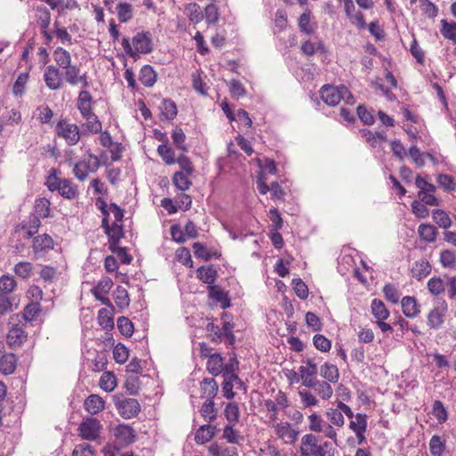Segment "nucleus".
Here are the masks:
<instances>
[{"label":"nucleus","instance_id":"5","mask_svg":"<svg viewBox=\"0 0 456 456\" xmlns=\"http://www.w3.org/2000/svg\"><path fill=\"white\" fill-rule=\"evenodd\" d=\"M56 134L63 138L68 145H76L83 133L79 130V127L76 124L68 122L66 119H61L58 121L55 126Z\"/></svg>","mask_w":456,"mask_h":456},{"label":"nucleus","instance_id":"27","mask_svg":"<svg viewBox=\"0 0 456 456\" xmlns=\"http://www.w3.org/2000/svg\"><path fill=\"white\" fill-rule=\"evenodd\" d=\"M58 192L65 199L75 200L78 196V189L70 179H62Z\"/></svg>","mask_w":456,"mask_h":456},{"label":"nucleus","instance_id":"58","mask_svg":"<svg viewBox=\"0 0 456 456\" xmlns=\"http://www.w3.org/2000/svg\"><path fill=\"white\" fill-rule=\"evenodd\" d=\"M428 289L432 295L437 296L444 291L445 285L441 278L432 277L428 281Z\"/></svg>","mask_w":456,"mask_h":456},{"label":"nucleus","instance_id":"40","mask_svg":"<svg viewBox=\"0 0 456 456\" xmlns=\"http://www.w3.org/2000/svg\"><path fill=\"white\" fill-rule=\"evenodd\" d=\"M34 267L30 262L20 261L13 267L14 273L23 280H28L33 275Z\"/></svg>","mask_w":456,"mask_h":456},{"label":"nucleus","instance_id":"31","mask_svg":"<svg viewBox=\"0 0 456 456\" xmlns=\"http://www.w3.org/2000/svg\"><path fill=\"white\" fill-rule=\"evenodd\" d=\"M50 201L45 198L37 199L34 206V213L30 216H37L38 220L50 216Z\"/></svg>","mask_w":456,"mask_h":456},{"label":"nucleus","instance_id":"13","mask_svg":"<svg viewBox=\"0 0 456 456\" xmlns=\"http://www.w3.org/2000/svg\"><path fill=\"white\" fill-rule=\"evenodd\" d=\"M32 250L37 257L43 256L54 248L53 239L47 233L35 236L32 240Z\"/></svg>","mask_w":456,"mask_h":456},{"label":"nucleus","instance_id":"37","mask_svg":"<svg viewBox=\"0 0 456 456\" xmlns=\"http://www.w3.org/2000/svg\"><path fill=\"white\" fill-rule=\"evenodd\" d=\"M218 276V268L214 265H201V282L210 286L215 284Z\"/></svg>","mask_w":456,"mask_h":456},{"label":"nucleus","instance_id":"55","mask_svg":"<svg viewBox=\"0 0 456 456\" xmlns=\"http://www.w3.org/2000/svg\"><path fill=\"white\" fill-rule=\"evenodd\" d=\"M445 449L444 442L439 436H433L429 441V450L432 456H442Z\"/></svg>","mask_w":456,"mask_h":456},{"label":"nucleus","instance_id":"17","mask_svg":"<svg viewBox=\"0 0 456 456\" xmlns=\"http://www.w3.org/2000/svg\"><path fill=\"white\" fill-rule=\"evenodd\" d=\"M87 88H84L77 97V106L83 118H90L93 116V96Z\"/></svg>","mask_w":456,"mask_h":456},{"label":"nucleus","instance_id":"1","mask_svg":"<svg viewBox=\"0 0 456 456\" xmlns=\"http://www.w3.org/2000/svg\"><path fill=\"white\" fill-rule=\"evenodd\" d=\"M122 46L126 53L133 58L139 53H150L153 50L152 35L150 31L138 32L132 38V45L128 37H124Z\"/></svg>","mask_w":456,"mask_h":456},{"label":"nucleus","instance_id":"52","mask_svg":"<svg viewBox=\"0 0 456 456\" xmlns=\"http://www.w3.org/2000/svg\"><path fill=\"white\" fill-rule=\"evenodd\" d=\"M301 51L304 54L307 56H312L317 51H320L321 53H325L326 49L323 43L321 41L314 43L307 40L302 43Z\"/></svg>","mask_w":456,"mask_h":456},{"label":"nucleus","instance_id":"48","mask_svg":"<svg viewBox=\"0 0 456 456\" xmlns=\"http://www.w3.org/2000/svg\"><path fill=\"white\" fill-rule=\"evenodd\" d=\"M224 416L228 422L235 425L240 420V409L235 402L228 403L224 408Z\"/></svg>","mask_w":456,"mask_h":456},{"label":"nucleus","instance_id":"54","mask_svg":"<svg viewBox=\"0 0 456 456\" xmlns=\"http://www.w3.org/2000/svg\"><path fill=\"white\" fill-rule=\"evenodd\" d=\"M117 326L120 333L126 338H130L134 333V324L127 317L118 318Z\"/></svg>","mask_w":456,"mask_h":456},{"label":"nucleus","instance_id":"7","mask_svg":"<svg viewBox=\"0 0 456 456\" xmlns=\"http://www.w3.org/2000/svg\"><path fill=\"white\" fill-rule=\"evenodd\" d=\"M208 301L210 306H219L224 310L231 306V299L228 291H225L219 285L211 284L207 287Z\"/></svg>","mask_w":456,"mask_h":456},{"label":"nucleus","instance_id":"62","mask_svg":"<svg viewBox=\"0 0 456 456\" xmlns=\"http://www.w3.org/2000/svg\"><path fill=\"white\" fill-rule=\"evenodd\" d=\"M173 183H174L175 186L177 189H179L180 191H185L191 185V182L188 179V176L185 174H183V172H175L174 174Z\"/></svg>","mask_w":456,"mask_h":456},{"label":"nucleus","instance_id":"59","mask_svg":"<svg viewBox=\"0 0 456 456\" xmlns=\"http://www.w3.org/2000/svg\"><path fill=\"white\" fill-rule=\"evenodd\" d=\"M314 346L322 352H329L331 348V341L322 334H316L313 338Z\"/></svg>","mask_w":456,"mask_h":456},{"label":"nucleus","instance_id":"14","mask_svg":"<svg viewBox=\"0 0 456 456\" xmlns=\"http://www.w3.org/2000/svg\"><path fill=\"white\" fill-rule=\"evenodd\" d=\"M44 81L49 89L59 90L63 86L62 72L56 66L49 65L45 69Z\"/></svg>","mask_w":456,"mask_h":456},{"label":"nucleus","instance_id":"19","mask_svg":"<svg viewBox=\"0 0 456 456\" xmlns=\"http://www.w3.org/2000/svg\"><path fill=\"white\" fill-rule=\"evenodd\" d=\"M307 384L305 386L307 388H314L315 393L323 400H329L333 395V389L330 385V382L319 380L317 379L313 381H306Z\"/></svg>","mask_w":456,"mask_h":456},{"label":"nucleus","instance_id":"56","mask_svg":"<svg viewBox=\"0 0 456 456\" xmlns=\"http://www.w3.org/2000/svg\"><path fill=\"white\" fill-rule=\"evenodd\" d=\"M433 219L440 227L447 229L452 224L449 216L442 209H435L432 213Z\"/></svg>","mask_w":456,"mask_h":456},{"label":"nucleus","instance_id":"46","mask_svg":"<svg viewBox=\"0 0 456 456\" xmlns=\"http://www.w3.org/2000/svg\"><path fill=\"white\" fill-rule=\"evenodd\" d=\"M440 32L443 37L456 45V22H448L446 20H442Z\"/></svg>","mask_w":456,"mask_h":456},{"label":"nucleus","instance_id":"10","mask_svg":"<svg viewBox=\"0 0 456 456\" xmlns=\"http://www.w3.org/2000/svg\"><path fill=\"white\" fill-rule=\"evenodd\" d=\"M62 78L71 86H77L81 84L83 88L89 87L86 72L81 73L80 68L77 65H69V68L62 69Z\"/></svg>","mask_w":456,"mask_h":456},{"label":"nucleus","instance_id":"24","mask_svg":"<svg viewBox=\"0 0 456 456\" xmlns=\"http://www.w3.org/2000/svg\"><path fill=\"white\" fill-rule=\"evenodd\" d=\"M84 118L86 119V122L83 123L81 126V133H83V135L102 133V122L99 120L98 117L94 113L92 117Z\"/></svg>","mask_w":456,"mask_h":456},{"label":"nucleus","instance_id":"50","mask_svg":"<svg viewBox=\"0 0 456 456\" xmlns=\"http://www.w3.org/2000/svg\"><path fill=\"white\" fill-rule=\"evenodd\" d=\"M99 385L100 387L106 392L113 391L117 386L115 375L110 371L103 372L101 376Z\"/></svg>","mask_w":456,"mask_h":456},{"label":"nucleus","instance_id":"28","mask_svg":"<svg viewBox=\"0 0 456 456\" xmlns=\"http://www.w3.org/2000/svg\"><path fill=\"white\" fill-rule=\"evenodd\" d=\"M350 7V9H347V7L344 8L347 19L350 20L352 24L355 25L358 28H365L366 22L364 20V15L361 12L356 11L354 4H352Z\"/></svg>","mask_w":456,"mask_h":456},{"label":"nucleus","instance_id":"26","mask_svg":"<svg viewBox=\"0 0 456 456\" xmlns=\"http://www.w3.org/2000/svg\"><path fill=\"white\" fill-rule=\"evenodd\" d=\"M109 240V247L118 245L121 238L124 236V228L121 223L114 222L106 232Z\"/></svg>","mask_w":456,"mask_h":456},{"label":"nucleus","instance_id":"39","mask_svg":"<svg viewBox=\"0 0 456 456\" xmlns=\"http://www.w3.org/2000/svg\"><path fill=\"white\" fill-rule=\"evenodd\" d=\"M114 301L117 306L120 309L128 307L130 304V297L127 290L118 285L114 291Z\"/></svg>","mask_w":456,"mask_h":456},{"label":"nucleus","instance_id":"6","mask_svg":"<svg viewBox=\"0 0 456 456\" xmlns=\"http://www.w3.org/2000/svg\"><path fill=\"white\" fill-rule=\"evenodd\" d=\"M115 407L118 414L124 419L136 417L141 411V405L134 398H125L116 396L114 399Z\"/></svg>","mask_w":456,"mask_h":456},{"label":"nucleus","instance_id":"3","mask_svg":"<svg viewBox=\"0 0 456 456\" xmlns=\"http://www.w3.org/2000/svg\"><path fill=\"white\" fill-rule=\"evenodd\" d=\"M99 158L90 151L73 167V175L79 181H85L89 173H95L100 167Z\"/></svg>","mask_w":456,"mask_h":456},{"label":"nucleus","instance_id":"42","mask_svg":"<svg viewBox=\"0 0 456 456\" xmlns=\"http://www.w3.org/2000/svg\"><path fill=\"white\" fill-rule=\"evenodd\" d=\"M418 233L421 240L426 242H434L436 240L437 231L435 226L431 224H421L418 227Z\"/></svg>","mask_w":456,"mask_h":456},{"label":"nucleus","instance_id":"18","mask_svg":"<svg viewBox=\"0 0 456 456\" xmlns=\"http://www.w3.org/2000/svg\"><path fill=\"white\" fill-rule=\"evenodd\" d=\"M305 362V365H301L298 368L302 385L304 387L307 384L306 381H313L315 379L318 373V362L315 357L307 358Z\"/></svg>","mask_w":456,"mask_h":456},{"label":"nucleus","instance_id":"21","mask_svg":"<svg viewBox=\"0 0 456 456\" xmlns=\"http://www.w3.org/2000/svg\"><path fill=\"white\" fill-rule=\"evenodd\" d=\"M410 271L412 277L420 281L431 273V265L427 259L422 258L414 262Z\"/></svg>","mask_w":456,"mask_h":456},{"label":"nucleus","instance_id":"2","mask_svg":"<svg viewBox=\"0 0 456 456\" xmlns=\"http://www.w3.org/2000/svg\"><path fill=\"white\" fill-rule=\"evenodd\" d=\"M319 440L313 434H305L301 438V456H334V448L331 443L325 441L319 444Z\"/></svg>","mask_w":456,"mask_h":456},{"label":"nucleus","instance_id":"60","mask_svg":"<svg viewBox=\"0 0 456 456\" xmlns=\"http://www.w3.org/2000/svg\"><path fill=\"white\" fill-rule=\"evenodd\" d=\"M129 356V351L123 344L118 343L113 349V357L118 363H125Z\"/></svg>","mask_w":456,"mask_h":456},{"label":"nucleus","instance_id":"57","mask_svg":"<svg viewBox=\"0 0 456 456\" xmlns=\"http://www.w3.org/2000/svg\"><path fill=\"white\" fill-rule=\"evenodd\" d=\"M201 415L204 419L210 422L216 419V409L215 408V403L212 400H207L201 405Z\"/></svg>","mask_w":456,"mask_h":456},{"label":"nucleus","instance_id":"29","mask_svg":"<svg viewBox=\"0 0 456 456\" xmlns=\"http://www.w3.org/2000/svg\"><path fill=\"white\" fill-rule=\"evenodd\" d=\"M321 376L330 383H337L339 379V371L336 365L325 362L320 369Z\"/></svg>","mask_w":456,"mask_h":456},{"label":"nucleus","instance_id":"30","mask_svg":"<svg viewBox=\"0 0 456 456\" xmlns=\"http://www.w3.org/2000/svg\"><path fill=\"white\" fill-rule=\"evenodd\" d=\"M25 338V331L19 326L12 327L7 334V343L10 346H20Z\"/></svg>","mask_w":456,"mask_h":456},{"label":"nucleus","instance_id":"53","mask_svg":"<svg viewBox=\"0 0 456 456\" xmlns=\"http://www.w3.org/2000/svg\"><path fill=\"white\" fill-rule=\"evenodd\" d=\"M157 151L166 165H172L176 162L175 152L167 144L164 143L159 145Z\"/></svg>","mask_w":456,"mask_h":456},{"label":"nucleus","instance_id":"12","mask_svg":"<svg viewBox=\"0 0 456 456\" xmlns=\"http://www.w3.org/2000/svg\"><path fill=\"white\" fill-rule=\"evenodd\" d=\"M41 226V220L37 216H28L14 227L15 232H23L25 239L34 238Z\"/></svg>","mask_w":456,"mask_h":456},{"label":"nucleus","instance_id":"20","mask_svg":"<svg viewBox=\"0 0 456 456\" xmlns=\"http://www.w3.org/2000/svg\"><path fill=\"white\" fill-rule=\"evenodd\" d=\"M104 408L105 401L98 395H90L84 401V409L91 415L98 414Z\"/></svg>","mask_w":456,"mask_h":456},{"label":"nucleus","instance_id":"61","mask_svg":"<svg viewBox=\"0 0 456 456\" xmlns=\"http://www.w3.org/2000/svg\"><path fill=\"white\" fill-rule=\"evenodd\" d=\"M307 419L309 421V426H308L309 429L312 432H315V433L321 432L322 428L323 427L324 423L326 422L322 419V416L316 412L310 414L307 417Z\"/></svg>","mask_w":456,"mask_h":456},{"label":"nucleus","instance_id":"33","mask_svg":"<svg viewBox=\"0 0 456 456\" xmlns=\"http://www.w3.org/2000/svg\"><path fill=\"white\" fill-rule=\"evenodd\" d=\"M139 80L147 87L152 86L157 80V74L153 68L150 65L142 66L140 70Z\"/></svg>","mask_w":456,"mask_h":456},{"label":"nucleus","instance_id":"11","mask_svg":"<svg viewBox=\"0 0 456 456\" xmlns=\"http://www.w3.org/2000/svg\"><path fill=\"white\" fill-rule=\"evenodd\" d=\"M354 419H351L349 421L348 428L354 433L358 444H363L366 443L365 433L368 427V417L365 413H354Z\"/></svg>","mask_w":456,"mask_h":456},{"label":"nucleus","instance_id":"16","mask_svg":"<svg viewBox=\"0 0 456 456\" xmlns=\"http://www.w3.org/2000/svg\"><path fill=\"white\" fill-rule=\"evenodd\" d=\"M275 435L286 444H292L297 437V431L293 429L289 423L281 422L273 424Z\"/></svg>","mask_w":456,"mask_h":456},{"label":"nucleus","instance_id":"9","mask_svg":"<svg viewBox=\"0 0 456 456\" xmlns=\"http://www.w3.org/2000/svg\"><path fill=\"white\" fill-rule=\"evenodd\" d=\"M344 94H348V88L345 86L324 85L320 90L322 100L330 106L338 105L344 98Z\"/></svg>","mask_w":456,"mask_h":456},{"label":"nucleus","instance_id":"22","mask_svg":"<svg viewBox=\"0 0 456 456\" xmlns=\"http://www.w3.org/2000/svg\"><path fill=\"white\" fill-rule=\"evenodd\" d=\"M401 305L403 314L408 318H414L419 313V305L413 297H403Z\"/></svg>","mask_w":456,"mask_h":456},{"label":"nucleus","instance_id":"34","mask_svg":"<svg viewBox=\"0 0 456 456\" xmlns=\"http://www.w3.org/2000/svg\"><path fill=\"white\" fill-rule=\"evenodd\" d=\"M298 27L301 32L311 35L316 29V24L311 20V12L306 10L298 19Z\"/></svg>","mask_w":456,"mask_h":456},{"label":"nucleus","instance_id":"23","mask_svg":"<svg viewBox=\"0 0 456 456\" xmlns=\"http://www.w3.org/2000/svg\"><path fill=\"white\" fill-rule=\"evenodd\" d=\"M17 357L14 354H4L0 358V372L4 375L12 374L16 370Z\"/></svg>","mask_w":456,"mask_h":456},{"label":"nucleus","instance_id":"36","mask_svg":"<svg viewBox=\"0 0 456 456\" xmlns=\"http://www.w3.org/2000/svg\"><path fill=\"white\" fill-rule=\"evenodd\" d=\"M99 325L106 330L114 328L113 311L102 308L98 311L97 316Z\"/></svg>","mask_w":456,"mask_h":456},{"label":"nucleus","instance_id":"32","mask_svg":"<svg viewBox=\"0 0 456 456\" xmlns=\"http://www.w3.org/2000/svg\"><path fill=\"white\" fill-rule=\"evenodd\" d=\"M222 256L219 244H202L201 243V260L209 261L218 259Z\"/></svg>","mask_w":456,"mask_h":456},{"label":"nucleus","instance_id":"8","mask_svg":"<svg viewBox=\"0 0 456 456\" xmlns=\"http://www.w3.org/2000/svg\"><path fill=\"white\" fill-rule=\"evenodd\" d=\"M102 425L100 420L94 417H86L78 426L79 436L88 441L96 440L101 434Z\"/></svg>","mask_w":456,"mask_h":456},{"label":"nucleus","instance_id":"45","mask_svg":"<svg viewBox=\"0 0 456 456\" xmlns=\"http://www.w3.org/2000/svg\"><path fill=\"white\" fill-rule=\"evenodd\" d=\"M201 391L203 392L204 396L208 398V400H212L218 391L217 383L213 378H205L201 382Z\"/></svg>","mask_w":456,"mask_h":456},{"label":"nucleus","instance_id":"41","mask_svg":"<svg viewBox=\"0 0 456 456\" xmlns=\"http://www.w3.org/2000/svg\"><path fill=\"white\" fill-rule=\"evenodd\" d=\"M161 116L167 120H173L177 115V108L175 102L164 99L160 106Z\"/></svg>","mask_w":456,"mask_h":456},{"label":"nucleus","instance_id":"63","mask_svg":"<svg viewBox=\"0 0 456 456\" xmlns=\"http://www.w3.org/2000/svg\"><path fill=\"white\" fill-rule=\"evenodd\" d=\"M436 182L445 191H454L456 190V183L452 176L449 175L440 174L437 175Z\"/></svg>","mask_w":456,"mask_h":456},{"label":"nucleus","instance_id":"43","mask_svg":"<svg viewBox=\"0 0 456 456\" xmlns=\"http://www.w3.org/2000/svg\"><path fill=\"white\" fill-rule=\"evenodd\" d=\"M223 358L218 354H214L210 355L206 363L207 370L209 371V373L215 376L221 373L223 370Z\"/></svg>","mask_w":456,"mask_h":456},{"label":"nucleus","instance_id":"15","mask_svg":"<svg viewBox=\"0 0 456 456\" xmlns=\"http://www.w3.org/2000/svg\"><path fill=\"white\" fill-rule=\"evenodd\" d=\"M114 436L120 447L126 446L135 441V432L128 425L119 424L113 430Z\"/></svg>","mask_w":456,"mask_h":456},{"label":"nucleus","instance_id":"4","mask_svg":"<svg viewBox=\"0 0 456 456\" xmlns=\"http://www.w3.org/2000/svg\"><path fill=\"white\" fill-rule=\"evenodd\" d=\"M344 414L348 419L354 418V411L352 409L341 401H337L335 407H330L325 411L328 422L333 424L337 428H342L345 425Z\"/></svg>","mask_w":456,"mask_h":456},{"label":"nucleus","instance_id":"35","mask_svg":"<svg viewBox=\"0 0 456 456\" xmlns=\"http://www.w3.org/2000/svg\"><path fill=\"white\" fill-rule=\"evenodd\" d=\"M53 57L54 61L58 65L57 68H59V69L69 68V65L71 64L70 53L62 47H57L53 53Z\"/></svg>","mask_w":456,"mask_h":456},{"label":"nucleus","instance_id":"64","mask_svg":"<svg viewBox=\"0 0 456 456\" xmlns=\"http://www.w3.org/2000/svg\"><path fill=\"white\" fill-rule=\"evenodd\" d=\"M72 456H94V450L88 444H79L75 446Z\"/></svg>","mask_w":456,"mask_h":456},{"label":"nucleus","instance_id":"49","mask_svg":"<svg viewBox=\"0 0 456 456\" xmlns=\"http://www.w3.org/2000/svg\"><path fill=\"white\" fill-rule=\"evenodd\" d=\"M117 15L122 23L128 22L133 18V7L128 3H120L117 5Z\"/></svg>","mask_w":456,"mask_h":456},{"label":"nucleus","instance_id":"47","mask_svg":"<svg viewBox=\"0 0 456 456\" xmlns=\"http://www.w3.org/2000/svg\"><path fill=\"white\" fill-rule=\"evenodd\" d=\"M444 310L438 307L431 310L428 315V324L433 329H438L444 322Z\"/></svg>","mask_w":456,"mask_h":456},{"label":"nucleus","instance_id":"25","mask_svg":"<svg viewBox=\"0 0 456 456\" xmlns=\"http://www.w3.org/2000/svg\"><path fill=\"white\" fill-rule=\"evenodd\" d=\"M184 12L189 19V24L186 27V31L191 34V26L195 28V25L200 22L199 5L196 3H190L185 5Z\"/></svg>","mask_w":456,"mask_h":456},{"label":"nucleus","instance_id":"51","mask_svg":"<svg viewBox=\"0 0 456 456\" xmlns=\"http://www.w3.org/2000/svg\"><path fill=\"white\" fill-rule=\"evenodd\" d=\"M17 282L12 275H3L0 277V294H11L16 288Z\"/></svg>","mask_w":456,"mask_h":456},{"label":"nucleus","instance_id":"38","mask_svg":"<svg viewBox=\"0 0 456 456\" xmlns=\"http://www.w3.org/2000/svg\"><path fill=\"white\" fill-rule=\"evenodd\" d=\"M112 286V280L105 277L98 281L97 285L91 289V292L95 298H100V296L108 295Z\"/></svg>","mask_w":456,"mask_h":456},{"label":"nucleus","instance_id":"44","mask_svg":"<svg viewBox=\"0 0 456 456\" xmlns=\"http://www.w3.org/2000/svg\"><path fill=\"white\" fill-rule=\"evenodd\" d=\"M371 313L377 321L386 320L389 316V311L385 304L378 298L373 299L371 302Z\"/></svg>","mask_w":456,"mask_h":456}]
</instances>
